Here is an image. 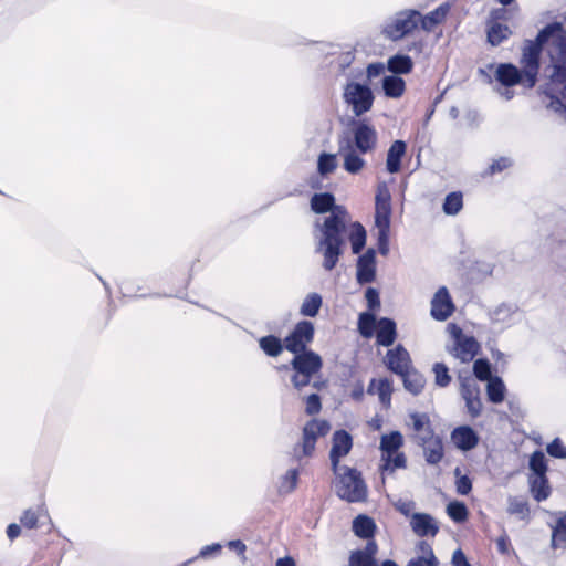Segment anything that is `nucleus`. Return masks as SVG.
<instances>
[{"instance_id": "nucleus-22", "label": "nucleus", "mask_w": 566, "mask_h": 566, "mask_svg": "<svg viewBox=\"0 0 566 566\" xmlns=\"http://www.w3.org/2000/svg\"><path fill=\"white\" fill-rule=\"evenodd\" d=\"M347 232L352 244V250L355 254L359 253L366 243V231L358 222L348 221L346 228L340 231V235ZM343 241V238L340 237Z\"/></svg>"}, {"instance_id": "nucleus-33", "label": "nucleus", "mask_w": 566, "mask_h": 566, "mask_svg": "<svg viewBox=\"0 0 566 566\" xmlns=\"http://www.w3.org/2000/svg\"><path fill=\"white\" fill-rule=\"evenodd\" d=\"M418 556L410 560L408 566H436L437 558L432 552L430 545L424 542H421L417 548Z\"/></svg>"}, {"instance_id": "nucleus-37", "label": "nucleus", "mask_w": 566, "mask_h": 566, "mask_svg": "<svg viewBox=\"0 0 566 566\" xmlns=\"http://www.w3.org/2000/svg\"><path fill=\"white\" fill-rule=\"evenodd\" d=\"M486 394L490 401L500 403L505 398V385L497 376L486 381Z\"/></svg>"}, {"instance_id": "nucleus-39", "label": "nucleus", "mask_w": 566, "mask_h": 566, "mask_svg": "<svg viewBox=\"0 0 566 566\" xmlns=\"http://www.w3.org/2000/svg\"><path fill=\"white\" fill-rule=\"evenodd\" d=\"M552 546L566 548V514L558 518L552 533Z\"/></svg>"}, {"instance_id": "nucleus-54", "label": "nucleus", "mask_w": 566, "mask_h": 566, "mask_svg": "<svg viewBox=\"0 0 566 566\" xmlns=\"http://www.w3.org/2000/svg\"><path fill=\"white\" fill-rule=\"evenodd\" d=\"M386 69H387V65H385L382 63L369 64L367 67V76H368V78L379 76L380 74H382L385 72Z\"/></svg>"}, {"instance_id": "nucleus-42", "label": "nucleus", "mask_w": 566, "mask_h": 566, "mask_svg": "<svg viewBox=\"0 0 566 566\" xmlns=\"http://www.w3.org/2000/svg\"><path fill=\"white\" fill-rule=\"evenodd\" d=\"M447 513L455 522H463L468 517L467 506L458 501L448 504Z\"/></svg>"}, {"instance_id": "nucleus-17", "label": "nucleus", "mask_w": 566, "mask_h": 566, "mask_svg": "<svg viewBox=\"0 0 566 566\" xmlns=\"http://www.w3.org/2000/svg\"><path fill=\"white\" fill-rule=\"evenodd\" d=\"M450 439L452 444L462 451L473 449L479 442V436L468 426H460L455 428L451 432Z\"/></svg>"}, {"instance_id": "nucleus-10", "label": "nucleus", "mask_w": 566, "mask_h": 566, "mask_svg": "<svg viewBox=\"0 0 566 566\" xmlns=\"http://www.w3.org/2000/svg\"><path fill=\"white\" fill-rule=\"evenodd\" d=\"M353 146L359 154L371 153L377 147L378 134L376 128L366 123L358 122L353 126Z\"/></svg>"}, {"instance_id": "nucleus-62", "label": "nucleus", "mask_w": 566, "mask_h": 566, "mask_svg": "<svg viewBox=\"0 0 566 566\" xmlns=\"http://www.w3.org/2000/svg\"><path fill=\"white\" fill-rule=\"evenodd\" d=\"M9 538L13 539L20 534V526L17 524H10L7 530Z\"/></svg>"}, {"instance_id": "nucleus-38", "label": "nucleus", "mask_w": 566, "mask_h": 566, "mask_svg": "<svg viewBox=\"0 0 566 566\" xmlns=\"http://www.w3.org/2000/svg\"><path fill=\"white\" fill-rule=\"evenodd\" d=\"M322 296L317 293H310L302 302L300 312L304 316L314 317L318 314L322 306Z\"/></svg>"}, {"instance_id": "nucleus-29", "label": "nucleus", "mask_w": 566, "mask_h": 566, "mask_svg": "<svg viewBox=\"0 0 566 566\" xmlns=\"http://www.w3.org/2000/svg\"><path fill=\"white\" fill-rule=\"evenodd\" d=\"M410 427L420 441H424L427 437L432 434L430 420L426 413L412 412L410 413Z\"/></svg>"}, {"instance_id": "nucleus-28", "label": "nucleus", "mask_w": 566, "mask_h": 566, "mask_svg": "<svg viewBox=\"0 0 566 566\" xmlns=\"http://www.w3.org/2000/svg\"><path fill=\"white\" fill-rule=\"evenodd\" d=\"M382 90L387 97L399 98L406 91V83L398 75H386L382 78Z\"/></svg>"}, {"instance_id": "nucleus-4", "label": "nucleus", "mask_w": 566, "mask_h": 566, "mask_svg": "<svg viewBox=\"0 0 566 566\" xmlns=\"http://www.w3.org/2000/svg\"><path fill=\"white\" fill-rule=\"evenodd\" d=\"M391 195L386 184H379L375 197V228L378 249L382 255L389 252V231L391 223Z\"/></svg>"}, {"instance_id": "nucleus-45", "label": "nucleus", "mask_w": 566, "mask_h": 566, "mask_svg": "<svg viewBox=\"0 0 566 566\" xmlns=\"http://www.w3.org/2000/svg\"><path fill=\"white\" fill-rule=\"evenodd\" d=\"M260 347L270 356H276L282 350L280 339L273 336L263 337L260 339Z\"/></svg>"}, {"instance_id": "nucleus-31", "label": "nucleus", "mask_w": 566, "mask_h": 566, "mask_svg": "<svg viewBox=\"0 0 566 566\" xmlns=\"http://www.w3.org/2000/svg\"><path fill=\"white\" fill-rule=\"evenodd\" d=\"M377 551V546L374 542H369L364 552L357 551L350 556V566H377L373 559Z\"/></svg>"}, {"instance_id": "nucleus-41", "label": "nucleus", "mask_w": 566, "mask_h": 566, "mask_svg": "<svg viewBox=\"0 0 566 566\" xmlns=\"http://www.w3.org/2000/svg\"><path fill=\"white\" fill-rule=\"evenodd\" d=\"M530 469L532 470V475H545L547 465L545 455L541 451H536L531 455L530 459Z\"/></svg>"}, {"instance_id": "nucleus-40", "label": "nucleus", "mask_w": 566, "mask_h": 566, "mask_svg": "<svg viewBox=\"0 0 566 566\" xmlns=\"http://www.w3.org/2000/svg\"><path fill=\"white\" fill-rule=\"evenodd\" d=\"M337 164L335 154L322 153L317 159V171L319 175L326 176L337 168Z\"/></svg>"}, {"instance_id": "nucleus-23", "label": "nucleus", "mask_w": 566, "mask_h": 566, "mask_svg": "<svg viewBox=\"0 0 566 566\" xmlns=\"http://www.w3.org/2000/svg\"><path fill=\"white\" fill-rule=\"evenodd\" d=\"M375 276V251L368 250L358 260L357 277L359 282H370Z\"/></svg>"}, {"instance_id": "nucleus-64", "label": "nucleus", "mask_w": 566, "mask_h": 566, "mask_svg": "<svg viewBox=\"0 0 566 566\" xmlns=\"http://www.w3.org/2000/svg\"><path fill=\"white\" fill-rule=\"evenodd\" d=\"M497 546H499L500 551L504 553V552H505V549H506V543H505V539H504V538H500V539L497 541Z\"/></svg>"}, {"instance_id": "nucleus-48", "label": "nucleus", "mask_w": 566, "mask_h": 566, "mask_svg": "<svg viewBox=\"0 0 566 566\" xmlns=\"http://www.w3.org/2000/svg\"><path fill=\"white\" fill-rule=\"evenodd\" d=\"M296 483H297V472L294 470L289 471L281 482L280 492H282V493L292 492L296 488Z\"/></svg>"}, {"instance_id": "nucleus-44", "label": "nucleus", "mask_w": 566, "mask_h": 566, "mask_svg": "<svg viewBox=\"0 0 566 566\" xmlns=\"http://www.w3.org/2000/svg\"><path fill=\"white\" fill-rule=\"evenodd\" d=\"M473 373L475 377L481 381H489L494 376L491 374V366L485 359H478L473 364Z\"/></svg>"}, {"instance_id": "nucleus-63", "label": "nucleus", "mask_w": 566, "mask_h": 566, "mask_svg": "<svg viewBox=\"0 0 566 566\" xmlns=\"http://www.w3.org/2000/svg\"><path fill=\"white\" fill-rule=\"evenodd\" d=\"M276 566H295V563L292 558L290 557H286V558H280L277 562H276Z\"/></svg>"}, {"instance_id": "nucleus-25", "label": "nucleus", "mask_w": 566, "mask_h": 566, "mask_svg": "<svg viewBox=\"0 0 566 566\" xmlns=\"http://www.w3.org/2000/svg\"><path fill=\"white\" fill-rule=\"evenodd\" d=\"M424 450L426 459L429 463H438L443 457V446L439 437L430 434L421 441Z\"/></svg>"}, {"instance_id": "nucleus-14", "label": "nucleus", "mask_w": 566, "mask_h": 566, "mask_svg": "<svg viewBox=\"0 0 566 566\" xmlns=\"http://www.w3.org/2000/svg\"><path fill=\"white\" fill-rule=\"evenodd\" d=\"M454 311V305L446 287H440L431 301V316L437 321H446Z\"/></svg>"}, {"instance_id": "nucleus-32", "label": "nucleus", "mask_w": 566, "mask_h": 566, "mask_svg": "<svg viewBox=\"0 0 566 566\" xmlns=\"http://www.w3.org/2000/svg\"><path fill=\"white\" fill-rule=\"evenodd\" d=\"M413 67V62L407 55L397 54L388 59L387 70L390 71L391 75L408 74Z\"/></svg>"}, {"instance_id": "nucleus-11", "label": "nucleus", "mask_w": 566, "mask_h": 566, "mask_svg": "<svg viewBox=\"0 0 566 566\" xmlns=\"http://www.w3.org/2000/svg\"><path fill=\"white\" fill-rule=\"evenodd\" d=\"M331 426L325 420L313 419L303 429V441L301 455H311L315 449L317 438L325 436Z\"/></svg>"}, {"instance_id": "nucleus-16", "label": "nucleus", "mask_w": 566, "mask_h": 566, "mask_svg": "<svg viewBox=\"0 0 566 566\" xmlns=\"http://www.w3.org/2000/svg\"><path fill=\"white\" fill-rule=\"evenodd\" d=\"M461 394H462L463 399L467 402V408H468L469 412L473 417L480 415L481 409H482V403H481V400L479 397L480 388L476 385V382L471 378L462 379L461 380Z\"/></svg>"}, {"instance_id": "nucleus-19", "label": "nucleus", "mask_w": 566, "mask_h": 566, "mask_svg": "<svg viewBox=\"0 0 566 566\" xmlns=\"http://www.w3.org/2000/svg\"><path fill=\"white\" fill-rule=\"evenodd\" d=\"M410 525L418 536H434L439 526L434 518L426 513H416L411 516Z\"/></svg>"}, {"instance_id": "nucleus-59", "label": "nucleus", "mask_w": 566, "mask_h": 566, "mask_svg": "<svg viewBox=\"0 0 566 566\" xmlns=\"http://www.w3.org/2000/svg\"><path fill=\"white\" fill-rule=\"evenodd\" d=\"M397 510H399L402 514L408 515L413 509V503L408 501H401L395 503Z\"/></svg>"}, {"instance_id": "nucleus-8", "label": "nucleus", "mask_w": 566, "mask_h": 566, "mask_svg": "<svg viewBox=\"0 0 566 566\" xmlns=\"http://www.w3.org/2000/svg\"><path fill=\"white\" fill-rule=\"evenodd\" d=\"M419 29L421 30V13L415 9H407L396 14L384 28L382 35H409Z\"/></svg>"}, {"instance_id": "nucleus-55", "label": "nucleus", "mask_w": 566, "mask_h": 566, "mask_svg": "<svg viewBox=\"0 0 566 566\" xmlns=\"http://www.w3.org/2000/svg\"><path fill=\"white\" fill-rule=\"evenodd\" d=\"M38 516L33 511H25L21 517V523L27 527H34L36 525Z\"/></svg>"}, {"instance_id": "nucleus-15", "label": "nucleus", "mask_w": 566, "mask_h": 566, "mask_svg": "<svg viewBox=\"0 0 566 566\" xmlns=\"http://www.w3.org/2000/svg\"><path fill=\"white\" fill-rule=\"evenodd\" d=\"M451 9L452 6L450 2H443L429 13L421 14V30L427 33L433 32L446 22L451 13Z\"/></svg>"}, {"instance_id": "nucleus-20", "label": "nucleus", "mask_w": 566, "mask_h": 566, "mask_svg": "<svg viewBox=\"0 0 566 566\" xmlns=\"http://www.w3.org/2000/svg\"><path fill=\"white\" fill-rule=\"evenodd\" d=\"M295 371L314 375L318 371L322 366V361L318 355L313 352L298 353L292 361Z\"/></svg>"}, {"instance_id": "nucleus-5", "label": "nucleus", "mask_w": 566, "mask_h": 566, "mask_svg": "<svg viewBox=\"0 0 566 566\" xmlns=\"http://www.w3.org/2000/svg\"><path fill=\"white\" fill-rule=\"evenodd\" d=\"M337 481L335 490L337 495L347 502H360L367 496V488L360 474L349 468H336Z\"/></svg>"}, {"instance_id": "nucleus-21", "label": "nucleus", "mask_w": 566, "mask_h": 566, "mask_svg": "<svg viewBox=\"0 0 566 566\" xmlns=\"http://www.w3.org/2000/svg\"><path fill=\"white\" fill-rule=\"evenodd\" d=\"M386 361L388 367L397 374L402 375L409 370V354L405 348L400 346L388 352Z\"/></svg>"}, {"instance_id": "nucleus-50", "label": "nucleus", "mask_w": 566, "mask_h": 566, "mask_svg": "<svg viewBox=\"0 0 566 566\" xmlns=\"http://www.w3.org/2000/svg\"><path fill=\"white\" fill-rule=\"evenodd\" d=\"M509 512L511 514H516L521 517H525L528 513V509L524 501L511 500L509 503Z\"/></svg>"}, {"instance_id": "nucleus-34", "label": "nucleus", "mask_w": 566, "mask_h": 566, "mask_svg": "<svg viewBox=\"0 0 566 566\" xmlns=\"http://www.w3.org/2000/svg\"><path fill=\"white\" fill-rule=\"evenodd\" d=\"M530 485L536 501H543L549 496L551 490L545 475H531Z\"/></svg>"}, {"instance_id": "nucleus-60", "label": "nucleus", "mask_w": 566, "mask_h": 566, "mask_svg": "<svg viewBox=\"0 0 566 566\" xmlns=\"http://www.w3.org/2000/svg\"><path fill=\"white\" fill-rule=\"evenodd\" d=\"M507 166H510V160L506 159V158H501L499 160H495L492 165H491V172L494 174L496 171H501L502 169L506 168Z\"/></svg>"}, {"instance_id": "nucleus-61", "label": "nucleus", "mask_w": 566, "mask_h": 566, "mask_svg": "<svg viewBox=\"0 0 566 566\" xmlns=\"http://www.w3.org/2000/svg\"><path fill=\"white\" fill-rule=\"evenodd\" d=\"M228 546L230 548L234 549L239 555H242L243 559L245 558L244 557L245 545L241 541H230L228 543Z\"/></svg>"}, {"instance_id": "nucleus-53", "label": "nucleus", "mask_w": 566, "mask_h": 566, "mask_svg": "<svg viewBox=\"0 0 566 566\" xmlns=\"http://www.w3.org/2000/svg\"><path fill=\"white\" fill-rule=\"evenodd\" d=\"M455 484L457 491L462 495L468 494L472 488L470 479L465 475L459 476Z\"/></svg>"}, {"instance_id": "nucleus-26", "label": "nucleus", "mask_w": 566, "mask_h": 566, "mask_svg": "<svg viewBox=\"0 0 566 566\" xmlns=\"http://www.w3.org/2000/svg\"><path fill=\"white\" fill-rule=\"evenodd\" d=\"M391 392V385L385 378L373 379L368 386V394L377 395L386 408L390 406Z\"/></svg>"}, {"instance_id": "nucleus-57", "label": "nucleus", "mask_w": 566, "mask_h": 566, "mask_svg": "<svg viewBox=\"0 0 566 566\" xmlns=\"http://www.w3.org/2000/svg\"><path fill=\"white\" fill-rule=\"evenodd\" d=\"M366 300H367L370 308H375V307L379 306L378 293L375 290H373V289L367 290Z\"/></svg>"}, {"instance_id": "nucleus-49", "label": "nucleus", "mask_w": 566, "mask_h": 566, "mask_svg": "<svg viewBox=\"0 0 566 566\" xmlns=\"http://www.w3.org/2000/svg\"><path fill=\"white\" fill-rule=\"evenodd\" d=\"M549 455L558 459H566V446L557 438L546 448Z\"/></svg>"}, {"instance_id": "nucleus-46", "label": "nucleus", "mask_w": 566, "mask_h": 566, "mask_svg": "<svg viewBox=\"0 0 566 566\" xmlns=\"http://www.w3.org/2000/svg\"><path fill=\"white\" fill-rule=\"evenodd\" d=\"M566 17H563L560 21H553L547 23L542 30L538 31L537 35H566L564 29V22Z\"/></svg>"}, {"instance_id": "nucleus-47", "label": "nucleus", "mask_w": 566, "mask_h": 566, "mask_svg": "<svg viewBox=\"0 0 566 566\" xmlns=\"http://www.w3.org/2000/svg\"><path fill=\"white\" fill-rule=\"evenodd\" d=\"M432 371L434 374V381L438 386L446 387L449 385L451 377L449 375L448 367L444 364H434Z\"/></svg>"}, {"instance_id": "nucleus-56", "label": "nucleus", "mask_w": 566, "mask_h": 566, "mask_svg": "<svg viewBox=\"0 0 566 566\" xmlns=\"http://www.w3.org/2000/svg\"><path fill=\"white\" fill-rule=\"evenodd\" d=\"M453 566H471L461 549H457L452 556Z\"/></svg>"}, {"instance_id": "nucleus-18", "label": "nucleus", "mask_w": 566, "mask_h": 566, "mask_svg": "<svg viewBox=\"0 0 566 566\" xmlns=\"http://www.w3.org/2000/svg\"><path fill=\"white\" fill-rule=\"evenodd\" d=\"M352 437L345 430H338L334 433L331 450V460L334 470H336L339 459L348 454L352 449Z\"/></svg>"}, {"instance_id": "nucleus-2", "label": "nucleus", "mask_w": 566, "mask_h": 566, "mask_svg": "<svg viewBox=\"0 0 566 566\" xmlns=\"http://www.w3.org/2000/svg\"><path fill=\"white\" fill-rule=\"evenodd\" d=\"M548 39L535 38L524 42L521 64L525 76V86L527 87L535 85L538 63L545 49L548 51L554 69L557 71L566 69V38H557V42L552 45L547 43Z\"/></svg>"}, {"instance_id": "nucleus-7", "label": "nucleus", "mask_w": 566, "mask_h": 566, "mask_svg": "<svg viewBox=\"0 0 566 566\" xmlns=\"http://www.w3.org/2000/svg\"><path fill=\"white\" fill-rule=\"evenodd\" d=\"M447 331L452 338L450 354L462 363L471 361L480 350V344L471 335H467L455 324H449Z\"/></svg>"}, {"instance_id": "nucleus-58", "label": "nucleus", "mask_w": 566, "mask_h": 566, "mask_svg": "<svg viewBox=\"0 0 566 566\" xmlns=\"http://www.w3.org/2000/svg\"><path fill=\"white\" fill-rule=\"evenodd\" d=\"M220 551H221V545L220 544L207 545V546L201 548V551L199 553V557L206 558V557H208L211 554L219 553Z\"/></svg>"}, {"instance_id": "nucleus-30", "label": "nucleus", "mask_w": 566, "mask_h": 566, "mask_svg": "<svg viewBox=\"0 0 566 566\" xmlns=\"http://www.w3.org/2000/svg\"><path fill=\"white\" fill-rule=\"evenodd\" d=\"M505 10L500 9L492 12L488 24L486 35H507L511 33L505 23Z\"/></svg>"}, {"instance_id": "nucleus-35", "label": "nucleus", "mask_w": 566, "mask_h": 566, "mask_svg": "<svg viewBox=\"0 0 566 566\" xmlns=\"http://www.w3.org/2000/svg\"><path fill=\"white\" fill-rule=\"evenodd\" d=\"M376 525L374 521L366 516L359 515L353 522V531L354 533L363 538H369L374 535Z\"/></svg>"}, {"instance_id": "nucleus-9", "label": "nucleus", "mask_w": 566, "mask_h": 566, "mask_svg": "<svg viewBox=\"0 0 566 566\" xmlns=\"http://www.w3.org/2000/svg\"><path fill=\"white\" fill-rule=\"evenodd\" d=\"M344 99L353 113L360 116L371 108L374 95L367 85L352 82L344 90Z\"/></svg>"}, {"instance_id": "nucleus-1", "label": "nucleus", "mask_w": 566, "mask_h": 566, "mask_svg": "<svg viewBox=\"0 0 566 566\" xmlns=\"http://www.w3.org/2000/svg\"><path fill=\"white\" fill-rule=\"evenodd\" d=\"M311 208L316 213L331 212L322 224H316L315 239L316 251L324 258L323 266L332 270L340 255V231L346 228L349 214L344 207L335 205V198L329 192L315 193Z\"/></svg>"}, {"instance_id": "nucleus-43", "label": "nucleus", "mask_w": 566, "mask_h": 566, "mask_svg": "<svg viewBox=\"0 0 566 566\" xmlns=\"http://www.w3.org/2000/svg\"><path fill=\"white\" fill-rule=\"evenodd\" d=\"M462 208V195L452 192L447 196L443 203V211L447 214H457Z\"/></svg>"}, {"instance_id": "nucleus-3", "label": "nucleus", "mask_w": 566, "mask_h": 566, "mask_svg": "<svg viewBox=\"0 0 566 566\" xmlns=\"http://www.w3.org/2000/svg\"><path fill=\"white\" fill-rule=\"evenodd\" d=\"M405 443L401 432L394 430L384 433L379 439L381 479L392 474L397 469H405L407 465L406 454L400 450Z\"/></svg>"}, {"instance_id": "nucleus-51", "label": "nucleus", "mask_w": 566, "mask_h": 566, "mask_svg": "<svg viewBox=\"0 0 566 566\" xmlns=\"http://www.w3.org/2000/svg\"><path fill=\"white\" fill-rule=\"evenodd\" d=\"M305 410L308 415L317 413L321 410V401L317 395H310L307 397Z\"/></svg>"}, {"instance_id": "nucleus-52", "label": "nucleus", "mask_w": 566, "mask_h": 566, "mask_svg": "<svg viewBox=\"0 0 566 566\" xmlns=\"http://www.w3.org/2000/svg\"><path fill=\"white\" fill-rule=\"evenodd\" d=\"M311 378H312V375L295 371V374L292 377V382L295 388L301 389L304 386L308 385Z\"/></svg>"}, {"instance_id": "nucleus-6", "label": "nucleus", "mask_w": 566, "mask_h": 566, "mask_svg": "<svg viewBox=\"0 0 566 566\" xmlns=\"http://www.w3.org/2000/svg\"><path fill=\"white\" fill-rule=\"evenodd\" d=\"M358 329L365 337H371L377 332V342L382 346H389L396 337L395 323L388 318H382L376 323L374 315L363 313L359 316Z\"/></svg>"}, {"instance_id": "nucleus-12", "label": "nucleus", "mask_w": 566, "mask_h": 566, "mask_svg": "<svg viewBox=\"0 0 566 566\" xmlns=\"http://www.w3.org/2000/svg\"><path fill=\"white\" fill-rule=\"evenodd\" d=\"M314 335V326L311 322H300L292 334L285 339V347L294 353H302L312 342Z\"/></svg>"}, {"instance_id": "nucleus-13", "label": "nucleus", "mask_w": 566, "mask_h": 566, "mask_svg": "<svg viewBox=\"0 0 566 566\" xmlns=\"http://www.w3.org/2000/svg\"><path fill=\"white\" fill-rule=\"evenodd\" d=\"M338 151L343 157V166L347 172L356 175L365 168V159L360 156L358 150L354 148L350 142H340Z\"/></svg>"}, {"instance_id": "nucleus-27", "label": "nucleus", "mask_w": 566, "mask_h": 566, "mask_svg": "<svg viewBox=\"0 0 566 566\" xmlns=\"http://www.w3.org/2000/svg\"><path fill=\"white\" fill-rule=\"evenodd\" d=\"M406 153V144L401 140L395 142L388 153L386 159V167L390 174L398 172L400 169V161Z\"/></svg>"}, {"instance_id": "nucleus-24", "label": "nucleus", "mask_w": 566, "mask_h": 566, "mask_svg": "<svg viewBox=\"0 0 566 566\" xmlns=\"http://www.w3.org/2000/svg\"><path fill=\"white\" fill-rule=\"evenodd\" d=\"M496 78L503 85L512 86L522 82L525 85V76L521 75L516 66L512 64H500L495 72Z\"/></svg>"}, {"instance_id": "nucleus-36", "label": "nucleus", "mask_w": 566, "mask_h": 566, "mask_svg": "<svg viewBox=\"0 0 566 566\" xmlns=\"http://www.w3.org/2000/svg\"><path fill=\"white\" fill-rule=\"evenodd\" d=\"M405 388L413 395L419 394L426 384L424 377L417 370L409 369L402 374Z\"/></svg>"}]
</instances>
